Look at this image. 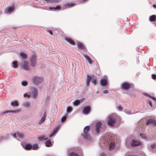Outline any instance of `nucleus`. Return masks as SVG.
<instances>
[{
    "label": "nucleus",
    "instance_id": "nucleus-1",
    "mask_svg": "<svg viewBox=\"0 0 156 156\" xmlns=\"http://www.w3.org/2000/svg\"><path fill=\"white\" fill-rule=\"evenodd\" d=\"M105 144H108L109 147V150H112L115 147V144L114 142L113 138L111 135H107L105 136Z\"/></svg>",
    "mask_w": 156,
    "mask_h": 156
},
{
    "label": "nucleus",
    "instance_id": "nucleus-2",
    "mask_svg": "<svg viewBox=\"0 0 156 156\" xmlns=\"http://www.w3.org/2000/svg\"><path fill=\"white\" fill-rule=\"evenodd\" d=\"M91 80H92V83L94 85L97 84V78L94 75L91 76L87 75V78L86 80V86L89 87L90 82Z\"/></svg>",
    "mask_w": 156,
    "mask_h": 156
},
{
    "label": "nucleus",
    "instance_id": "nucleus-3",
    "mask_svg": "<svg viewBox=\"0 0 156 156\" xmlns=\"http://www.w3.org/2000/svg\"><path fill=\"white\" fill-rule=\"evenodd\" d=\"M90 130V127L89 126H86L83 129V133L82 136L87 141L90 140L91 137L88 133Z\"/></svg>",
    "mask_w": 156,
    "mask_h": 156
},
{
    "label": "nucleus",
    "instance_id": "nucleus-4",
    "mask_svg": "<svg viewBox=\"0 0 156 156\" xmlns=\"http://www.w3.org/2000/svg\"><path fill=\"white\" fill-rule=\"evenodd\" d=\"M130 145L133 147H138L142 144L140 141L137 139H132L130 142Z\"/></svg>",
    "mask_w": 156,
    "mask_h": 156
},
{
    "label": "nucleus",
    "instance_id": "nucleus-5",
    "mask_svg": "<svg viewBox=\"0 0 156 156\" xmlns=\"http://www.w3.org/2000/svg\"><path fill=\"white\" fill-rule=\"evenodd\" d=\"M30 95L34 98H36L37 95V91L34 87H32L30 88Z\"/></svg>",
    "mask_w": 156,
    "mask_h": 156
},
{
    "label": "nucleus",
    "instance_id": "nucleus-6",
    "mask_svg": "<svg viewBox=\"0 0 156 156\" xmlns=\"http://www.w3.org/2000/svg\"><path fill=\"white\" fill-rule=\"evenodd\" d=\"M115 120L116 119L112 115H110L108 118V124L111 126H113L115 123Z\"/></svg>",
    "mask_w": 156,
    "mask_h": 156
},
{
    "label": "nucleus",
    "instance_id": "nucleus-7",
    "mask_svg": "<svg viewBox=\"0 0 156 156\" xmlns=\"http://www.w3.org/2000/svg\"><path fill=\"white\" fill-rule=\"evenodd\" d=\"M43 80V79L42 78L37 76H34L33 78V83L37 85L41 83Z\"/></svg>",
    "mask_w": 156,
    "mask_h": 156
},
{
    "label": "nucleus",
    "instance_id": "nucleus-8",
    "mask_svg": "<svg viewBox=\"0 0 156 156\" xmlns=\"http://www.w3.org/2000/svg\"><path fill=\"white\" fill-rule=\"evenodd\" d=\"M102 123L100 122H97L95 126V130L97 133H99L102 129Z\"/></svg>",
    "mask_w": 156,
    "mask_h": 156
},
{
    "label": "nucleus",
    "instance_id": "nucleus-9",
    "mask_svg": "<svg viewBox=\"0 0 156 156\" xmlns=\"http://www.w3.org/2000/svg\"><path fill=\"white\" fill-rule=\"evenodd\" d=\"M21 66L24 70H28L30 69L28 62L26 61H24L22 64Z\"/></svg>",
    "mask_w": 156,
    "mask_h": 156
},
{
    "label": "nucleus",
    "instance_id": "nucleus-10",
    "mask_svg": "<svg viewBox=\"0 0 156 156\" xmlns=\"http://www.w3.org/2000/svg\"><path fill=\"white\" fill-rule=\"evenodd\" d=\"M122 88L125 90H128L130 88V85L127 83H124L122 85Z\"/></svg>",
    "mask_w": 156,
    "mask_h": 156
},
{
    "label": "nucleus",
    "instance_id": "nucleus-11",
    "mask_svg": "<svg viewBox=\"0 0 156 156\" xmlns=\"http://www.w3.org/2000/svg\"><path fill=\"white\" fill-rule=\"evenodd\" d=\"M36 57L34 55H33L30 59V61L31 62V65L33 66H34L36 65Z\"/></svg>",
    "mask_w": 156,
    "mask_h": 156
},
{
    "label": "nucleus",
    "instance_id": "nucleus-12",
    "mask_svg": "<svg viewBox=\"0 0 156 156\" xmlns=\"http://www.w3.org/2000/svg\"><path fill=\"white\" fill-rule=\"evenodd\" d=\"M90 111V108L89 107H86L84 108L83 113L85 115H87L89 114Z\"/></svg>",
    "mask_w": 156,
    "mask_h": 156
},
{
    "label": "nucleus",
    "instance_id": "nucleus-13",
    "mask_svg": "<svg viewBox=\"0 0 156 156\" xmlns=\"http://www.w3.org/2000/svg\"><path fill=\"white\" fill-rule=\"evenodd\" d=\"M100 83L102 87L106 86L108 84L107 80L106 79L104 78L102 79L100 81Z\"/></svg>",
    "mask_w": 156,
    "mask_h": 156
},
{
    "label": "nucleus",
    "instance_id": "nucleus-14",
    "mask_svg": "<svg viewBox=\"0 0 156 156\" xmlns=\"http://www.w3.org/2000/svg\"><path fill=\"white\" fill-rule=\"evenodd\" d=\"M60 126V125H59L54 129L53 132L50 134V135L49 136L50 137H51V136L55 135V134L57 132Z\"/></svg>",
    "mask_w": 156,
    "mask_h": 156
},
{
    "label": "nucleus",
    "instance_id": "nucleus-15",
    "mask_svg": "<svg viewBox=\"0 0 156 156\" xmlns=\"http://www.w3.org/2000/svg\"><path fill=\"white\" fill-rule=\"evenodd\" d=\"M150 124H153L155 125L156 123L155 120L153 119H149L147 120L146 122V125H148Z\"/></svg>",
    "mask_w": 156,
    "mask_h": 156
},
{
    "label": "nucleus",
    "instance_id": "nucleus-16",
    "mask_svg": "<svg viewBox=\"0 0 156 156\" xmlns=\"http://www.w3.org/2000/svg\"><path fill=\"white\" fill-rule=\"evenodd\" d=\"M83 101V99L76 100L73 102V104L75 106L78 105L81 102Z\"/></svg>",
    "mask_w": 156,
    "mask_h": 156
},
{
    "label": "nucleus",
    "instance_id": "nucleus-17",
    "mask_svg": "<svg viewBox=\"0 0 156 156\" xmlns=\"http://www.w3.org/2000/svg\"><path fill=\"white\" fill-rule=\"evenodd\" d=\"M48 139V138L47 137L44 135L41 136H39L38 137V140L39 141L45 140H47Z\"/></svg>",
    "mask_w": 156,
    "mask_h": 156
},
{
    "label": "nucleus",
    "instance_id": "nucleus-18",
    "mask_svg": "<svg viewBox=\"0 0 156 156\" xmlns=\"http://www.w3.org/2000/svg\"><path fill=\"white\" fill-rule=\"evenodd\" d=\"M70 44L74 45L75 43V41L71 38L68 37L65 39Z\"/></svg>",
    "mask_w": 156,
    "mask_h": 156
},
{
    "label": "nucleus",
    "instance_id": "nucleus-19",
    "mask_svg": "<svg viewBox=\"0 0 156 156\" xmlns=\"http://www.w3.org/2000/svg\"><path fill=\"white\" fill-rule=\"evenodd\" d=\"M14 8V6L9 7L6 9V12L9 13L12 12L13 11Z\"/></svg>",
    "mask_w": 156,
    "mask_h": 156
},
{
    "label": "nucleus",
    "instance_id": "nucleus-20",
    "mask_svg": "<svg viewBox=\"0 0 156 156\" xmlns=\"http://www.w3.org/2000/svg\"><path fill=\"white\" fill-rule=\"evenodd\" d=\"M46 116V112H45L43 115V117L38 122V124H41L45 120Z\"/></svg>",
    "mask_w": 156,
    "mask_h": 156
},
{
    "label": "nucleus",
    "instance_id": "nucleus-21",
    "mask_svg": "<svg viewBox=\"0 0 156 156\" xmlns=\"http://www.w3.org/2000/svg\"><path fill=\"white\" fill-rule=\"evenodd\" d=\"M20 112V110H19V109L16 110H13V111L9 110V111H5V112H3L2 113V114H6V113H9V112H12V113H17V112Z\"/></svg>",
    "mask_w": 156,
    "mask_h": 156
},
{
    "label": "nucleus",
    "instance_id": "nucleus-22",
    "mask_svg": "<svg viewBox=\"0 0 156 156\" xmlns=\"http://www.w3.org/2000/svg\"><path fill=\"white\" fill-rule=\"evenodd\" d=\"M84 57L86 58V60L90 64H91L92 63V61L88 55H84Z\"/></svg>",
    "mask_w": 156,
    "mask_h": 156
},
{
    "label": "nucleus",
    "instance_id": "nucleus-23",
    "mask_svg": "<svg viewBox=\"0 0 156 156\" xmlns=\"http://www.w3.org/2000/svg\"><path fill=\"white\" fill-rule=\"evenodd\" d=\"M75 5V3L74 2L68 3L65 4V7H72Z\"/></svg>",
    "mask_w": 156,
    "mask_h": 156
},
{
    "label": "nucleus",
    "instance_id": "nucleus-24",
    "mask_svg": "<svg viewBox=\"0 0 156 156\" xmlns=\"http://www.w3.org/2000/svg\"><path fill=\"white\" fill-rule=\"evenodd\" d=\"M78 48L80 49H84V47L83 44L80 42H78L77 43Z\"/></svg>",
    "mask_w": 156,
    "mask_h": 156
},
{
    "label": "nucleus",
    "instance_id": "nucleus-25",
    "mask_svg": "<svg viewBox=\"0 0 156 156\" xmlns=\"http://www.w3.org/2000/svg\"><path fill=\"white\" fill-rule=\"evenodd\" d=\"M45 146L47 147H49L52 146L51 141L50 140H48L45 142Z\"/></svg>",
    "mask_w": 156,
    "mask_h": 156
},
{
    "label": "nucleus",
    "instance_id": "nucleus-26",
    "mask_svg": "<svg viewBox=\"0 0 156 156\" xmlns=\"http://www.w3.org/2000/svg\"><path fill=\"white\" fill-rule=\"evenodd\" d=\"M20 55L23 59H25L27 58V55L24 52H21Z\"/></svg>",
    "mask_w": 156,
    "mask_h": 156
},
{
    "label": "nucleus",
    "instance_id": "nucleus-27",
    "mask_svg": "<svg viewBox=\"0 0 156 156\" xmlns=\"http://www.w3.org/2000/svg\"><path fill=\"white\" fill-rule=\"evenodd\" d=\"M49 9H51V10H52V9H54V10H57V9H61V6L59 5H57L55 7H49Z\"/></svg>",
    "mask_w": 156,
    "mask_h": 156
},
{
    "label": "nucleus",
    "instance_id": "nucleus-28",
    "mask_svg": "<svg viewBox=\"0 0 156 156\" xmlns=\"http://www.w3.org/2000/svg\"><path fill=\"white\" fill-rule=\"evenodd\" d=\"M25 148L27 150L32 149V145L29 144H27L25 146Z\"/></svg>",
    "mask_w": 156,
    "mask_h": 156
},
{
    "label": "nucleus",
    "instance_id": "nucleus-29",
    "mask_svg": "<svg viewBox=\"0 0 156 156\" xmlns=\"http://www.w3.org/2000/svg\"><path fill=\"white\" fill-rule=\"evenodd\" d=\"M11 105L14 107H15L18 106L19 104L17 101H15L11 102Z\"/></svg>",
    "mask_w": 156,
    "mask_h": 156
},
{
    "label": "nucleus",
    "instance_id": "nucleus-30",
    "mask_svg": "<svg viewBox=\"0 0 156 156\" xmlns=\"http://www.w3.org/2000/svg\"><path fill=\"white\" fill-rule=\"evenodd\" d=\"M69 156H79V155L77 153L72 152L69 153Z\"/></svg>",
    "mask_w": 156,
    "mask_h": 156
},
{
    "label": "nucleus",
    "instance_id": "nucleus-31",
    "mask_svg": "<svg viewBox=\"0 0 156 156\" xmlns=\"http://www.w3.org/2000/svg\"><path fill=\"white\" fill-rule=\"evenodd\" d=\"M155 16L154 15H153L150 16L149 17V20L151 21H154L155 20Z\"/></svg>",
    "mask_w": 156,
    "mask_h": 156
},
{
    "label": "nucleus",
    "instance_id": "nucleus-32",
    "mask_svg": "<svg viewBox=\"0 0 156 156\" xmlns=\"http://www.w3.org/2000/svg\"><path fill=\"white\" fill-rule=\"evenodd\" d=\"M144 95H146V96L151 98L152 99H153L154 101H156V98H155L154 97L151 96V95H150L148 94L147 93H145V94H144Z\"/></svg>",
    "mask_w": 156,
    "mask_h": 156
},
{
    "label": "nucleus",
    "instance_id": "nucleus-33",
    "mask_svg": "<svg viewBox=\"0 0 156 156\" xmlns=\"http://www.w3.org/2000/svg\"><path fill=\"white\" fill-rule=\"evenodd\" d=\"M38 147V145L37 144H35L32 146V149L34 150H37Z\"/></svg>",
    "mask_w": 156,
    "mask_h": 156
},
{
    "label": "nucleus",
    "instance_id": "nucleus-34",
    "mask_svg": "<svg viewBox=\"0 0 156 156\" xmlns=\"http://www.w3.org/2000/svg\"><path fill=\"white\" fill-rule=\"evenodd\" d=\"M24 105L26 107H28L30 106V103L29 102H26L24 103Z\"/></svg>",
    "mask_w": 156,
    "mask_h": 156
},
{
    "label": "nucleus",
    "instance_id": "nucleus-35",
    "mask_svg": "<svg viewBox=\"0 0 156 156\" xmlns=\"http://www.w3.org/2000/svg\"><path fill=\"white\" fill-rule=\"evenodd\" d=\"M73 108L72 107L69 106L67 107L66 111L67 113L70 112L72 111Z\"/></svg>",
    "mask_w": 156,
    "mask_h": 156
},
{
    "label": "nucleus",
    "instance_id": "nucleus-36",
    "mask_svg": "<svg viewBox=\"0 0 156 156\" xmlns=\"http://www.w3.org/2000/svg\"><path fill=\"white\" fill-rule=\"evenodd\" d=\"M12 64L13 65V67L14 68H17L18 67L17 62L16 61H13Z\"/></svg>",
    "mask_w": 156,
    "mask_h": 156
},
{
    "label": "nucleus",
    "instance_id": "nucleus-37",
    "mask_svg": "<svg viewBox=\"0 0 156 156\" xmlns=\"http://www.w3.org/2000/svg\"><path fill=\"white\" fill-rule=\"evenodd\" d=\"M18 136L20 138H22L23 137V134L20 133H17Z\"/></svg>",
    "mask_w": 156,
    "mask_h": 156
},
{
    "label": "nucleus",
    "instance_id": "nucleus-38",
    "mask_svg": "<svg viewBox=\"0 0 156 156\" xmlns=\"http://www.w3.org/2000/svg\"><path fill=\"white\" fill-rule=\"evenodd\" d=\"M21 84L22 86H25L27 85L28 83L26 81H23L22 82Z\"/></svg>",
    "mask_w": 156,
    "mask_h": 156
},
{
    "label": "nucleus",
    "instance_id": "nucleus-39",
    "mask_svg": "<svg viewBox=\"0 0 156 156\" xmlns=\"http://www.w3.org/2000/svg\"><path fill=\"white\" fill-rule=\"evenodd\" d=\"M140 136L142 138L146 139V136L144 134L140 133Z\"/></svg>",
    "mask_w": 156,
    "mask_h": 156
},
{
    "label": "nucleus",
    "instance_id": "nucleus-40",
    "mask_svg": "<svg viewBox=\"0 0 156 156\" xmlns=\"http://www.w3.org/2000/svg\"><path fill=\"white\" fill-rule=\"evenodd\" d=\"M66 116H63L61 118V121L62 122H63L66 120Z\"/></svg>",
    "mask_w": 156,
    "mask_h": 156
},
{
    "label": "nucleus",
    "instance_id": "nucleus-41",
    "mask_svg": "<svg viewBox=\"0 0 156 156\" xmlns=\"http://www.w3.org/2000/svg\"><path fill=\"white\" fill-rule=\"evenodd\" d=\"M30 95H28L27 94V93H26V94H25L24 95H23V96L25 97H27L28 98H29L30 97Z\"/></svg>",
    "mask_w": 156,
    "mask_h": 156
},
{
    "label": "nucleus",
    "instance_id": "nucleus-42",
    "mask_svg": "<svg viewBox=\"0 0 156 156\" xmlns=\"http://www.w3.org/2000/svg\"><path fill=\"white\" fill-rule=\"evenodd\" d=\"M148 103L149 104V105L151 107L152 106V103L151 102V101L150 100H149L148 101Z\"/></svg>",
    "mask_w": 156,
    "mask_h": 156
},
{
    "label": "nucleus",
    "instance_id": "nucleus-43",
    "mask_svg": "<svg viewBox=\"0 0 156 156\" xmlns=\"http://www.w3.org/2000/svg\"><path fill=\"white\" fill-rule=\"evenodd\" d=\"M151 147L154 149L156 147V144H153L151 145Z\"/></svg>",
    "mask_w": 156,
    "mask_h": 156
},
{
    "label": "nucleus",
    "instance_id": "nucleus-44",
    "mask_svg": "<svg viewBox=\"0 0 156 156\" xmlns=\"http://www.w3.org/2000/svg\"><path fill=\"white\" fill-rule=\"evenodd\" d=\"M152 78L154 79H156V75L155 74H152Z\"/></svg>",
    "mask_w": 156,
    "mask_h": 156
},
{
    "label": "nucleus",
    "instance_id": "nucleus-45",
    "mask_svg": "<svg viewBox=\"0 0 156 156\" xmlns=\"http://www.w3.org/2000/svg\"><path fill=\"white\" fill-rule=\"evenodd\" d=\"M117 108L120 111H121L122 110V107L120 106H118Z\"/></svg>",
    "mask_w": 156,
    "mask_h": 156
},
{
    "label": "nucleus",
    "instance_id": "nucleus-46",
    "mask_svg": "<svg viewBox=\"0 0 156 156\" xmlns=\"http://www.w3.org/2000/svg\"><path fill=\"white\" fill-rule=\"evenodd\" d=\"M108 90H104L103 91V93H104V94H106V93H108Z\"/></svg>",
    "mask_w": 156,
    "mask_h": 156
},
{
    "label": "nucleus",
    "instance_id": "nucleus-47",
    "mask_svg": "<svg viewBox=\"0 0 156 156\" xmlns=\"http://www.w3.org/2000/svg\"><path fill=\"white\" fill-rule=\"evenodd\" d=\"M101 156H106L105 154L104 153H102L101 154Z\"/></svg>",
    "mask_w": 156,
    "mask_h": 156
},
{
    "label": "nucleus",
    "instance_id": "nucleus-48",
    "mask_svg": "<svg viewBox=\"0 0 156 156\" xmlns=\"http://www.w3.org/2000/svg\"><path fill=\"white\" fill-rule=\"evenodd\" d=\"M48 32L51 34V35H52L53 34H52V32L51 31V30H48Z\"/></svg>",
    "mask_w": 156,
    "mask_h": 156
},
{
    "label": "nucleus",
    "instance_id": "nucleus-49",
    "mask_svg": "<svg viewBox=\"0 0 156 156\" xmlns=\"http://www.w3.org/2000/svg\"><path fill=\"white\" fill-rule=\"evenodd\" d=\"M12 135L13 136L14 138H16V134H12Z\"/></svg>",
    "mask_w": 156,
    "mask_h": 156
},
{
    "label": "nucleus",
    "instance_id": "nucleus-50",
    "mask_svg": "<svg viewBox=\"0 0 156 156\" xmlns=\"http://www.w3.org/2000/svg\"><path fill=\"white\" fill-rule=\"evenodd\" d=\"M87 0H80L81 2H85L87 1Z\"/></svg>",
    "mask_w": 156,
    "mask_h": 156
},
{
    "label": "nucleus",
    "instance_id": "nucleus-51",
    "mask_svg": "<svg viewBox=\"0 0 156 156\" xmlns=\"http://www.w3.org/2000/svg\"><path fill=\"white\" fill-rule=\"evenodd\" d=\"M153 6L154 8H156V5L153 4Z\"/></svg>",
    "mask_w": 156,
    "mask_h": 156
}]
</instances>
